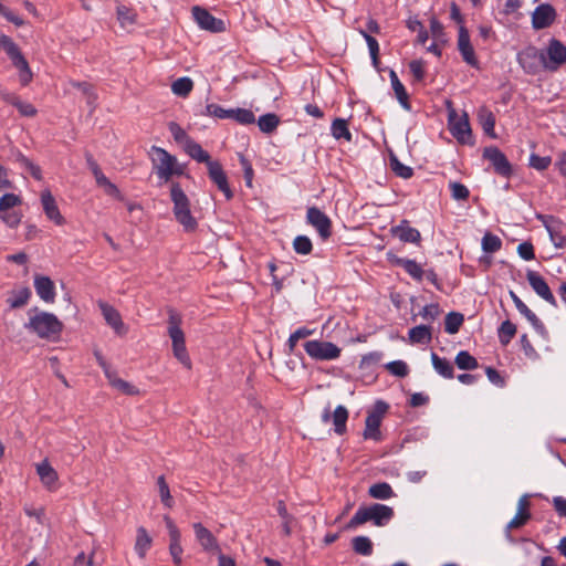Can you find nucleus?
I'll use <instances>...</instances> for the list:
<instances>
[{
	"instance_id": "obj_1",
	"label": "nucleus",
	"mask_w": 566,
	"mask_h": 566,
	"mask_svg": "<svg viewBox=\"0 0 566 566\" xmlns=\"http://www.w3.org/2000/svg\"><path fill=\"white\" fill-rule=\"evenodd\" d=\"M153 169L160 182H168L174 176L185 174V165L179 164L177 158L166 149L153 146L150 148Z\"/></svg>"
},
{
	"instance_id": "obj_2",
	"label": "nucleus",
	"mask_w": 566,
	"mask_h": 566,
	"mask_svg": "<svg viewBox=\"0 0 566 566\" xmlns=\"http://www.w3.org/2000/svg\"><path fill=\"white\" fill-rule=\"evenodd\" d=\"M170 199L174 205L172 212L175 219L182 226L186 232H193L198 228V222L191 213L190 200L180 184H171Z\"/></svg>"
},
{
	"instance_id": "obj_3",
	"label": "nucleus",
	"mask_w": 566,
	"mask_h": 566,
	"mask_svg": "<svg viewBox=\"0 0 566 566\" xmlns=\"http://www.w3.org/2000/svg\"><path fill=\"white\" fill-rule=\"evenodd\" d=\"M24 327L36 336L48 340L56 339L63 329L62 322L52 313L38 312L30 316Z\"/></svg>"
},
{
	"instance_id": "obj_4",
	"label": "nucleus",
	"mask_w": 566,
	"mask_h": 566,
	"mask_svg": "<svg viewBox=\"0 0 566 566\" xmlns=\"http://www.w3.org/2000/svg\"><path fill=\"white\" fill-rule=\"evenodd\" d=\"M394 516V510L385 504L374 503L359 507L353 515L349 525L357 526L373 522L376 526H385Z\"/></svg>"
},
{
	"instance_id": "obj_5",
	"label": "nucleus",
	"mask_w": 566,
	"mask_h": 566,
	"mask_svg": "<svg viewBox=\"0 0 566 566\" xmlns=\"http://www.w3.org/2000/svg\"><path fill=\"white\" fill-rule=\"evenodd\" d=\"M448 126L451 135L460 144H472V130L468 114L459 115L454 108L448 109Z\"/></svg>"
},
{
	"instance_id": "obj_6",
	"label": "nucleus",
	"mask_w": 566,
	"mask_h": 566,
	"mask_svg": "<svg viewBox=\"0 0 566 566\" xmlns=\"http://www.w3.org/2000/svg\"><path fill=\"white\" fill-rule=\"evenodd\" d=\"M518 65L526 74L535 75L542 69L545 70L544 51L534 45H528L521 50L516 55Z\"/></svg>"
},
{
	"instance_id": "obj_7",
	"label": "nucleus",
	"mask_w": 566,
	"mask_h": 566,
	"mask_svg": "<svg viewBox=\"0 0 566 566\" xmlns=\"http://www.w3.org/2000/svg\"><path fill=\"white\" fill-rule=\"evenodd\" d=\"M545 70L555 72L566 63V45L553 38L544 51Z\"/></svg>"
},
{
	"instance_id": "obj_8",
	"label": "nucleus",
	"mask_w": 566,
	"mask_h": 566,
	"mask_svg": "<svg viewBox=\"0 0 566 566\" xmlns=\"http://www.w3.org/2000/svg\"><path fill=\"white\" fill-rule=\"evenodd\" d=\"M388 405L384 401H377L375 409L369 412L365 420L364 438L378 441L380 440L381 433L379 430L381 419L386 412Z\"/></svg>"
},
{
	"instance_id": "obj_9",
	"label": "nucleus",
	"mask_w": 566,
	"mask_h": 566,
	"mask_svg": "<svg viewBox=\"0 0 566 566\" xmlns=\"http://www.w3.org/2000/svg\"><path fill=\"white\" fill-rule=\"evenodd\" d=\"M86 163L95 178L96 185L102 188L107 196L123 201L124 196L118 187L103 174L101 167L91 155L86 156Z\"/></svg>"
},
{
	"instance_id": "obj_10",
	"label": "nucleus",
	"mask_w": 566,
	"mask_h": 566,
	"mask_svg": "<svg viewBox=\"0 0 566 566\" xmlns=\"http://www.w3.org/2000/svg\"><path fill=\"white\" fill-rule=\"evenodd\" d=\"M192 17L200 29L219 33L226 30L223 20L212 15L207 9L196 6L192 8Z\"/></svg>"
},
{
	"instance_id": "obj_11",
	"label": "nucleus",
	"mask_w": 566,
	"mask_h": 566,
	"mask_svg": "<svg viewBox=\"0 0 566 566\" xmlns=\"http://www.w3.org/2000/svg\"><path fill=\"white\" fill-rule=\"evenodd\" d=\"M164 521H165L166 527L169 533V553L172 557L175 565L181 566V564H182L181 556H182L184 549L180 545V538H181L180 531L178 530V527L176 526L174 521L168 515L164 516Z\"/></svg>"
},
{
	"instance_id": "obj_12",
	"label": "nucleus",
	"mask_w": 566,
	"mask_h": 566,
	"mask_svg": "<svg viewBox=\"0 0 566 566\" xmlns=\"http://www.w3.org/2000/svg\"><path fill=\"white\" fill-rule=\"evenodd\" d=\"M557 12L549 3L537 6L532 13V27L534 30H543L551 27L556 20Z\"/></svg>"
},
{
	"instance_id": "obj_13",
	"label": "nucleus",
	"mask_w": 566,
	"mask_h": 566,
	"mask_svg": "<svg viewBox=\"0 0 566 566\" xmlns=\"http://www.w3.org/2000/svg\"><path fill=\"white\" fill-rule=\"evenodd\" d=\"M207 168L210 180L224 195L227 200H230L233 197V192L229 186L228 177L222 168V165L218 160H214L212 163H208Z\"/></svg>"
},
{
	"instance_id": "obj_14",
	"label": "nucleus",
	"mask_w": 566,
	"mask_h": 566,
	"mask_svg": "<svg viewBox=\"0 0 566 566\" xmlns=\"http://www.w3.org/2000/svg\"><path fill=\"white\" fill-rule=\"evenodd\" d=\"M458 50L467 64L474 69H479L480 63L471 44L469 31L463 25L459 28Z\"/></svg>"
},
{
	"instance_id": "obj_15",
	"label": "nucleus",
	"mask_w": 566,
	"mask_h": 566,
	"mask_svg": "<svg viewBox=\"0 0 566 566\" xmlns=\"http://www.w3.org/2000/svg\"><path fill=\"white\" fill-rule=\"evenodd\" d=\"M526 279L533 291L544 301L556 306V300L544 277L532 270L526 272Z\"/></svg>"
},
{
	"instance_id": "obj_16",
	"label": "nucleus",
	"mask_w": 566,
	"mask_h": 566,
	"mask_svg": "<svg viewBox=\"0 0 566 566\" xmlns=\"http://www.w3.org/2000/svg\"><path fill=\"white\" fill-rule=\"evenodd\" d=\"M483 157L488 159L496 174L507 177L512 172L511 164L506 156L497 147H486L483 150Z\"/></svg>"
},
{
	"instance_id": "obj_17",
	"label": "nucleus",
	"mask_w": 566,
	"mask_h": 566,
	"mask_svg": "<svg viewBox=\"0 0 566 566\" xmlns=\"http://www.w3.org/2000/svg\"><path fill=\"white\" fill-rule=\"evenodd\" d=\"M530 501L528 495L524 494L520 497L517 502V512L514 517L506 525V537L512 541L510 532L513 528H520L524 526L527 521L531 518V513L528 511Z\"/></svg>"
},
{
	"instance_id": "obj_18",
	"label": "nucleus",
	"mask_w": 566,
	"mask_h": 566,
	"mask_svg": "<svg viewBox=\"0 0 566 566\" xmlns=\"http://www.w3.org/2000/svg\"><path fill=\"white\" fill-rule=\"evenodd\" d=\"M390 233L405 243L419 244L421 241L419 230L412 228L408 220H401L399 224L391 227Z\"/></svg>"
},
{
	"instance_id": "obj_19",
	"label": "nucleus",
	"mask_w": 566,
	"mask_h": 566,
	"mask_svg": "<svg viewBox=\"0 0 566 566\" xmlns=\"http://www.w3.org/2000/svg\"><path fill=\"white\" fill-rule=\"evenodd\" d=\"M98 306L106 323L115 331V333L118 335L126 334L127 328L123 323L119 312L114 306L105 302H99Z\"/></svg>"
},
{
	"instance_id": "obj_20",
	"label": "nucleus",
	"mask_w": 566,
	"mask_h": 566,
	"mask_svg": "<svg viewBox=\"0 0 566 566\" xmlns=\"http://www.w3.org/2000/svg\"><path fill=\"white\" fill-rule=\"evenodd\" d=\"M41 202L48 219L53 221L57 226H62L65 223V219L61 214L59 207L55 202L54 197L52 196L50 190H44L41 193Z\"/></svg>"
},
{
	"instance_id": "obj_21",
	"label": "nucleus",
	"mask_w": 566,
	"mask_h": 566,
	"mask_svg": "<svg viewBox=\"0 0 566 566\" xmlns=\"http://www.w3.org/2000/svg\"><path fill=\"white\" fill-rule=\"evenodd\" d=\"M34 289L39 297L46 302L53 303L55 300V287L53 281L49 276L35 275Z\"/></svg>"
},
{
	"instance_id": "obj_22",
	"label": "nucleus",
	"mask_w": 566,
	"mask_h": 566,
	"mask_svg": "<svg viewBox=\"0 0 566 566\" xmlns=\"http://www.w3.org/2000/svg\"><path fill=\"white\" fill-rule=\"evenodd\" d=\"M324 421H332L335 433L342 436L346 432V423L348 420V410L346 407L339 405L334 412L329 415L326 410L323 415Z\"/></svg>"
},
{
	"instance_id": "obj_23",
	"label": "nucleus",
	"mask_w": 566,
	"mask_h": 566,
	"mask_svg": "<svg viewBox=\"0 0 566 566\" xmlns=\"http://www.w3.org/2000/svg\"><path fill=\"white\" fill-rule=\"evenodd\" d=\"M192 527L197 541L205 551L213 552L219 549L217 538L207 527H205L201 523H195Z\"/></svg>"
},
{
	"instance_id": "obj_24",
	"label": "nucleus",
	"mask_w": 566,
	"mask_h": 566,
	"mask_svg": "<svg viewBox=\"0 0 566 566\" xmlns=\"http://www.w3.org/2000/svg\"><path fill=\"white\" fill-rule=\"evenodd\" d=\"M10 60L12 61V64L19 71V80H20L21 85L22 86L28 85L32 81L33 74L31 72L28 61L25 60V57L23 56V54L19 48L12 54Z\"/></svg>"
},
{
	"instance_id": "obj_25",
	"label": "nucleus",
	"mask_w": 566,
	"mask_h": 566,
	"mask_svg": "<svg viewBox=\"0 0 566 566\" xmlns=\"http://www.w3.org/2000/svg\"><path fill=\"white\" fill-rule=\"evenodd\" d=\"M544 226L549 234L551 241L556 248L566 247V235L563 234L562 223L553 217L544 220Z\"/></svg>"
},
{
	"instance_id": "obj_26",
	"label": "nucleus",
	"mask_w": 566,
	"mask_h": 566,
	"mask_svg": "<svg viewBox=\"0 0 566 566\" xmlns=\"http://www.w3.org/2000/svg\"><path fill=\"white\" fill-rule=\"evenodd\" d=\"M181 325V317L178 313L175 311L169 312V319H168V334L171 338L172 345L185 343V334L182 329L180 328Z\"/></svg>"
},
{
	"instance_id": "obj_27",
	"label": "nucleus",
	"mask_w": 566,
	"mask_h": 566,
	"mask_svg": "<svg viewBox=\"0 0 566 566\" xmlns=\"http://www.w3.org/2000/svg\"><path fill=\"white\" fill-rule=\"evenodd\" d=\"M36 473L43 485H45L49 489L52 488L59 479L56 471L53 469V467L49 463L48 460H43L42 462L36 464Z\"/></svg>"
},
{
	"instance_id": "obj_28",
	"label": "nucleus",
	"mask_w": 566,
	"mask_h": 566,
	"mask_svg": "<svg viewBox=\"0 0 566 566\" xmlns=\"http://www.w3.org/2000/svg\"><path fill=\"white\" fill-rule=\"evenodd\" d=\"M478 122L486 135L492 138L496 137L494 133L495 116L486 106H481L478 109Z\"/></svg>"
},
{
	"instance_id": "obj_29",
	"label": "nucleus",
	"mask_w": 566,
	"mask_h": 566,
	"mask_svg": "<svg viewBox=\"0 0 566 566\" xmlns=\"http://www.w3.org/2000/svg\"><path fill=\"white\" fill-rule=\"evenodd\" d=\"M389 77H390V83H391L392 90L395 92V95H396L398 102L406 111H410L408 93H407L403 84L400 82L397 73L394 70H390Z\"/></svg>"
},
{
	"instance_id": "obj_30",
	"label": "nucleus",
	"mask_w": 566,
	"mask_h": 566,
	"mask_svg": "<svg viewBox=\"0 0 566 566\" xmlns=\"http://www.w3.org/2000/svg\"><path fill=\"white\" fill-rule=\"evenodd\" d=\"M185 151L189 157L198 163H203L208 166V163H212L210 155L206 151L199 143L196 140H187L185 145Z\"/></svg>"
},
{
	"instance_id": "obj_31",
	"label": "nucleus",
	"mask_w": 566,
	"mask_h": 566,
	"mask_svg": "<svg viewBox=\"0 0 566 566\" xmlns=\"http://www.w3.org/2000/svg\"><path fill=\"white\" fill-rule=\"evenodd\" d=\"M409 340L412 344H429L432 339L431 326L418 325L409 329Z\"/></svg>"
},
{
	"instance_id": "obj_32",
	"label": "nucleus",
	"mask_w": 566,
	"mask_h": 566,
	"mask_svg": "<svg viewBox=\"0 0 566 566\" xmlns=\"http://www.w3.org/2000/svg\"><path fill=\"white\" fill-rule=\"evenodd\" d=\"M431 361L434 370L447 379H452L454 377L453 365L447 358H442L438 356L436 353L431 354Z\"/></svg>"
},
{
	"instance_id": "obj_33",
	"label": "nucleus",
	"mask_w": 566,
	"mask_h": 566,
	"mask_svg": "<svg viewBox=\"0 0 566 566\" xmlns=\"http://www.w3.org/2000/svg\"><path fill=\"white\" fill-rule=\"evenodd\" d=\"M151 537L149 536L148 532L145 527L140 526L137 528V536H136V543H135V552L140 558H144L146 556V553L151 546Z\"/></svg>"
},
{
	"instance_id": "obj_34",
	"label": "nucleus",
	"mask_w": 566,
	"mask_h": 566,
	"mask_svg": "<svg viewBox=\"0 0 566 566\" xmlns=\"http://www.w3.org/2000/svg\"><path fill=\"white\" fill-rule=\"evenodd\" d=\"M256 123L262 133L271 134L277 128L280 118L274 113H268L260 116Z\"/></svg>"
},
{
	"instance_id": "obj_35",
	"label": "nucleus",
	"mask_w": 566,
	"mask_h": 566,
	"mask_svg": "<svg viewBox=\"0 0 566 566\" xmlns=\"http://www.w3.org/2000/svg\"><path fill=\"white\" fill-rule=\"evenodd\" d=\"M455 365L462 370H474L479 367V363L468 350H461L454 359Z\"/></svg>"
},
{
	"instance_id": "obj_36",
	"label": "nucleus",
	"mask_w": 566,
	"mask_h": 566,
	"mask_svg": "<svg viewBox=\"0 0 566 566\" xmlns=\"http://www.w3.org/2000/svg\"><path fill=\"white\" fill-rule=\"evenodd\" d=\"M31 297V290L29 287H21L13 291L11 296L8 298V303L11 308L23 307Z\"/></svg>"
},
{
	"instance_id": "obj_37",
	"label": "nucleus",
	"mask_w": 566,
	"mask_h": 566,
	"mask_svg": "<svg viewBox=\"0 0 566 566\" xmlns=\"http://www.w3.org/2000/svg\"><path fill=\"white\" fill-rule=\"evenodd\" d=\"M229 118L241 125H251L255 123V116L253 112L248 108H230Z\"/></svg>"
},
{
	"instance_id": "obj_38",
	"label": "nucleus",
	"mask_w": 566,
	"mask_h": 566,
	"mask_svg": "<svg viewBox=\"0 0 566 566\" xmlns=\"http://www.w3.org/2000/svg\"><path fill=\"white\" fill-rule=\"evenodd\" d=\"M368 494L373 499L388 500L394 496V491H392V488L390 486V484H388L386 482H381V483L373 484L368 490Z\"/></svg>"
},
{
	"instance_id": "obj_39",
	"label": "nucleus",
	"mask_w": 566,
	"mask_h": 566,
	"mask_svg": "<svg viewBox=\"0 0 566 566\" xmlns=\"http://www.w3.org/2000/svg\"><path fill=\"white\" fill-rule=\"evenodd\" d=\"M331 133L336 139L344 138L347 142H350L352 139V134L348 129L347 122L343 118L334 119L331 126Z\"/></svg>"
},
{
	"instance_id": "obj_40",
	"label": "nucleus",
	"mask_w": 566,
	"mask_h": 566,
	"mask_svg": "<svg viewBox=\"0 0 566 566\" xmlns=\"http://www.w3.org/2000/svg\"><path fill=\"white\" fill-rule=\"evenodd\" d=\"M316 328H310L307 326L298 327L294 333H292L287 340V346L290 352H294L297 343L300 340L306 339L308 336L315 333Z\"/></svg>"
},
{
	"instance_id": "obj_41",
	"label": "nucleus",
	"mask_w": 566,
	"mask_h": 566,
	"mask_svg": "<svg viewBox=\"0 0 566 566\" xmlns=\"http://www.w3.org/2000/svg\"><path fill=\"white\" fill-rule=\"evenodd\" d=\"M69 84L72 87H74V88H76V90L82 92V94L86 97V103L90 106H93V107L95 106V102H96L97 96H96V94L94 92L93 86L90 83H87V82H78V81L71 80L69 82Z\"/></svg>"
},
{
	"instance_id": "obj_42",
	"label": "nucleus",
	"mask_w": 566,
	"mask_h": 566,
	"mask_svg": "<svg viewBox=\"0 0 566 566\" xmlns=\"http://www.w3.org/2000/svg\"><path fill=\"white\" fill-rule=\"evenodd\" d=\"M353 549L355 553L363 556H370L373 554V542L367 536H356L352 541Z\"/></svg>"
},
{
	"instance_id": "obj_43",
	"label": "nucleus",
	"mask_w": 566,
	"mask_h": 566,
	"mask_svg": "<svg viewBox=\"0 0 566 566\" xmlns=\"http://www.w3.org/2000/svg\"><path fill=\"white\" fill-rule=\"evenodd\" d=\"M193 82L190 77L184 76L177 78L172 85L171 91L177 96L186 97L192 91Z\"/></svg>"
},
{
	"instance_id": "obj_44",
	"label": "nucleus",
	"mask_w": 566,
	"mask_h": 566,
	"mask_svg": "<svg viewBox=\"0 0 566 566\" xmlns=\"http://www.w3.org/2000/svg\"><path fill=\"white\" fill-rule=\"evenodd\" d=\"M359 33L361 34V36L365 39V41L367 43L373 65L375 67H378V64H379V57H378L379 56V44H378V41L374 36H371L366 30H359Z\"/></svg>"
},
{
	"instance_id": "obj_45",
	"label": "nucleus",
	"mask_w": 566,
	"mask_h": 566,
	"mask_svg": "<svg viewBox=\"0 0 566 566\" xmlns=\"http://www.w3.org/2000/svg\"><path fill=\"white\" fill-rule=\"evenodd\" d=\"M464 317L461 313L451 312L446 316L444 329L448 334H455L463 324Z\"/></svg>"
},
{
	"instance_id": "obj_46",
	"label": "nucleus",
	"mask_w": 566,
	"mask_h": 566,
	"mask_svg": "<svg viewBox=\"0 0 566 566\" xmlns=\"http://www.w3.org/2000/svg\"><path fill=\"white\" fill-rule=\"evenodd\" d=\"M516 334V326L511 321H504L499 327V340L506 346Z\"/></svg>"
},
{
	"instance_id": "obj_47",
	"label": "nucleus",
	"mask_w": 566,
	"mask_h": 566,
	"mask_svg": "<svg viewBox=\"0 0 566 566\" xmlns=\"http://www.w3.org/2000/svg\"><path fill=\"white\" fill-rule=\"evenodd\" d=\"M482 250L486 253H494L502 247V240L490 232H486L482 238Z\"/></svg>"
},
{
	"instance_id": "obj_48",
	"label": "nucleus",
	"mask_w": 566,
	"mask_h": 566,
	"mask_svg": "<svg viewBox=\"0 0 566 566\" xmlns=\"http://www.w3.org/2000/svg\"><path fill=\"white\" fill-rule=\"evenodd\" d=\"M157 485H158L159 495H160V500H161L163 504L168 509L172 507L174 500H172L169 486H168L164 475H160L157 479Z\"/></svg>"
},
{
	"instance_id": "obj_49",
	"label": "nucleus",
	"mask_w": 566,
	"mask_h": 566,
	"mask_svg": "<svg viewBox=\"0 0 566 566\" xmlns=\"http://www.w3.org/2000/svg\"><path fill=\"white\" fill-rule=\"evenodd\" d=\"M117 19L122 27H128L136 22V14L132 9L119 6L117 7Z\"/></svg>"
},
{
	"instance_id": "obj_50",
	"label": "nucleus",
	"mask_w": 566,
	"mask_h": 566,
	"mask_svg": "<svg viewBox=\"0 0 566 566\" xmlns=\"http://www.w3.org/2000/svg\"><path fill=\"white\" fill-rule=\"evenodd\" d=\"M390 167L398 177L403 179H409L413 175L412 168L403 165L396 157L390 158Z\"/></svg>"
},
{
	"instance_id": "obj_51",
	"label": "nucleus",
	"mask_w": 566,
	"mask_h": 566,
	"mask_svg": "<svg viewBox=\"0 0 566 566\" xmlns=\"http://www.w3.org/2000/svg\"><path fill=\"white\" fill-rule=\"evenodd\" d=\"M293 248L296 253L305 255L312 251L313 244L310 238H307L306 235H297L294 239Z\"/></svg>"
},
{
	"instance_id": "obj_52",
	"label": "nucleus",
	"mask_w": 566,
	"mask_h": 566,
	"mask_svg": "<svg viewBox=\"0 0 566 566\" xmlns=\"http://www.w3.org/2000/svg\"><path fill=\"white\" fill-rule=\"evenodd\" d=\"M402 269L415 280L421 281L424 275V271L421 265L418 264L415 260L407 259Z\"/></svg>"
},
{
	"instance_id": "obj_53",
	"label": "nucleus",
	"mask_w": 566,
	"mask_h": 566,
	"mask_svg": "<svg viewBox=\"0 0 566 566\" xmlns=\"http://www.w3.org/2000/svg\"><path fill=\"white\" fill-rule=\"evenodd\" d=\"M22 200L20 196L15 193H4L0 197V212L4 210H10L17 206H20Z\"/></svg>"
},
{
	"instance_id": "obj_54",
	"label": "nucleus",
	"mask_w": 566,
	"mask_h": 566,
	"mask_svg": "<svg viewBox=\"0 0 566 566\" xmlns=\"http://www.w3.org/2000/svg\"><path fill=\"white\" fill-rule=\"evenodd\" d=\"M175 357L188 369L191 368V360L187 353L186 343L172 345Z\"/></svg>"
},
{
	"instance_id": "obj_55",
	"label": "nucleus",
	"mask_w": 566,
	"mask_h": 566,
	"mask_svg": "<svg viewBox=\"0 0 566 566\" xmlns=\"http://www.w3.org/2000/svg\"><path fill=\"white\" fill-rule=\"evenodd\" d=\"M0 219L9 228L14 229V228H17L20 224L21 219H22V214L17 212V211H12L10 209V210H4V211L0 212Z\"/></svg>"
},
{
	"instance_id": "obj_56",
	"label": "nucleus",
	"mask_w": 566,
	"mask_h": 566,
	"mask_svg": "<svg viewBox=\"0 0 566 566\" xmlns=\"http://www.w3.org/2000/svg\"><path fill=\"white\" fill-rule=\"evenodd\" d=\"M440 314L441 310L437 303L428 304L419 312V315L429 323L437 319Z\"/></svg>"
},
{
	"instance_id": "obj_57",
	"label": "nucleus",
	"mask_w": 566,
	"mask_h": 566,
	"mask_svg": "<svg viewBox=\"0 0 566 566\" xmlns=\"http://www.w3.org/2000/svg\"><path fill=\"white\" fill-rule=\"evenodd\" d=\"M340 349L329 342H321V359H335L339 356Z\"/></svg>"
},
{
	"instance_id": "obj_58",
	"label": "nucleus",
	"mask_w": 566,
	"mask_h": 566,
	"mask_svg": "<svg viewBox=\"0 0 566 566\" xmlns=\"http://www.w3.org/2000/svg\"><path fill=\"white\" fill-rule=\"evenodd\" d=\"M451 190V196L454 200H467L470 196V191L467 186L463 184L453 181L449 185Z\"/></svg>"
},
{
	"instance_id": "obj_59",
	"label": "nucleus",
	"mask_w": 566,
	"mask_h": 566,
	"mask_svg": "<svg viewBox=\"0 0 566 566\" xmlns=\"http://www.w3.org/2000/svg\"><path fill=\"white\" fill-rule=\"evenodd\" d=\"M169 132L171 133L174 139L177 143H184V146L187 144V140H192V138L188 136L186 130L175 122L169 123Z\"/></svg>"
},
{
	"instance_id": "obj_60",
	"label": "nucleus",
	"mask_w": 566,
	"mask_h": 566,
	"mask_svg": "<svg viewBox=\"0 0 566 566\" xmlns=\"http://www.w3.org/2000/svg\"><path fill=\"white\" fill-rule=\"evenodd\" d=\"M552 164V159L548 156L542 157L536 154L530 156V166L536 170H545Z\"/></svg>"
},
{
	"instance_id": "obj_61",
	"label": "nucleus",
	"mask_w": 566,
	"mask_h": 566,
	"mask_svg": "<svg viewBox=\"0 0 566 566\" xmlns=\"http://www.w3.org/2000/svg\"><path fill=\"white\" fill-rule=\"evenodd\" d=\"M206 115L217 117L220 119L229 118L230 108L226 109L222 106L211 103L206 106Z\"/></svg>"
},
{
	"instance_id": "obj_62",
	"label": "nucleus",
	"mask_w": 566,
	"mask_h": 566,
	"mask_svg": "<svg viewBox=\"0 0 566 566\" xmlns=\"http://www.w3.org/2000/svg\"><path fill=\"white\" fill-rule=\"evenodd\" d=\"M387 369L395 376L405 377L408 374V366L402 360H395L387 365Z\"/></svg>"
},
{
	"instance_id": "obj_63",
	"label": "nucleus",
	"mask_w": 566,
	"mask_h": 566,
	"mask_svg": "<svg viewBox=\"0 0 566 566\" xmlns=\"http://www.w3.org/2000/svg\"><path fill=\"white\" fill-rule=\"evenodd\" d=\"M14 107H17L20 115L24 117H34L38 113L36 108L31 103L24 102L21 98H19Z\"/></svg>"
},
{
	"instance_id": "obj_64",
	"label": "nucleus",
	"mask_w": 566,
	"mask_h": 566,
	"mask_svg": "<svg viewBox=\"0 0 566 566\" xmlns=\"http://www.w3.org/2000/svg\"><path fill=\"white\" fill-rule=\"evenodd\" d=\"M517 253L525 261H531L535 258L534 247L531 242L520 243L517 247Z\"/></svg>"
}]
</instances>
